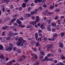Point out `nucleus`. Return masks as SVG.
I'll list each match as a JSON object with an SVG mask.
<instances>
[{"mask_svg":"<svg viewBox=\"0 0 65 65\" xmlns=\"http://www.w3.org/2000/svg\"><path fill=\"white\" fill-rule=\"evenodd\" d=\"M32 55L34 56L32 58V60L34 61H36V60L37 59V55L34 53H32Z\"/></svg>","mask_w":65,"mask_h":65,"instance_id":"nucleus-1","label":"nucleus"},{"mask_svg":"<svg viewBox=\"0 0 65 65\" xmlns=\"http://www.w3.org/2000/svg\"><path fill=\"white\" fill-rule=\"evenodd\" d=\"M46 48L47 50L48 51H50L52 47H53V46L51 44H50L46 45Z\"/></svg>","mask_w":65,"mask_h":65,"instance_id":"nucleus-2","label":"nucleus"},{"mask_svg":"<svg viewBox=\"0 0 65 65\" xmlns=\"http://www.w3.org/2000/svg\"><path fill=\"white\" fill-rule=\"evenodd\" d=\"M18 40L19 42H20V43H24V42H25V41L24 40V39H23V38L21 37H20L18 39Z\"/></svg>","mask_w":65,"mask_h":65,"instance_id":"nucleus-3","label":"nucleus"},{"mask_svg":"<svg viewBox=\"0 0 65 65\" xmlns=\"http://www.w3.org/2000/svg\"><path fill=\"white\" fill-rule=\"evenodd\" d=\"M25 41V42H24L23 43H22L21 44V45L22 46H23L24 47H25V46H26V45H27V42L25 41Z\"/></svg>","mask_w":65,"mask_h":65,"instance_id":"nucleus-4","label":"nucleus"},{"mask_svg":"<svg viewBox=\"0 0 65 65\" xmlns=\"http://www.w3.org/2000/svg\"><path fill=\"white\" fill-rule=\"evenodd\" d=\"M11 49L12 48H10V47H9V46H7V48H5V50L6 51H7L8 52L9 51V52L10 51H11L12 50Z\"/></svg>","mask_w":65,"mask_h":65,"instance_id":"nucleus-5","label":"nucleus"},{"mask_svg":"<svg viewBox=\"0 0 65 65\" xmlns=\"http://www.w3.org/2000/svg\"><path fill=\"white\" fill-rule=\"evenodd\" d=\"M36 22H39L40 21V18H39V17L38 16H37L36 17Z\"/></svg>","mask_w":65,"mask_h":65,"instance_id":"nucleus-6","label":"nucleus"},{"mask_svg":"<svg viewBox=\"0 0 65 65\" xmlns=\"http://www.w3.org/2000/svg\"><path fill=\"white\" fill-rule=\"evenodd\" d=\"M59 46L61 48H63L64 47V45H63V44L62 43V42H59Z\"/></svg>","mask_w":65,"mask_h":65,"instance_id":"nucleus-7","label":"nucleus"},{"mask_svg":"<svg viewBox=\"0 0 65 65\" xmlns=\"http://www.w3.org/2000/svg\"><path fill=\"white\" fill-rule=\"evenodd\" d=\"M57 37H58L57 34H55L53 35V39H57Z\"/></svg>","mask_w":65,"mask_h":65,"instance_id":"nucleus-8","label":"nucleus"},{"mask_svg":"<svg viewBox=\"0 0 65 65\" xmlns=\"http://www.w3.org/2000/svg\"><path fill=\"white\" fill-rule=\"evenodd\" d=\"M49 60V59H48V58H47V57L46 56L45 57V58L44 59H43L42 60V61H48Z\"/></svg>","mask_w":65,"mask_h":65,"instance_id":"nucleus-9","label":"nucleus"},{"mask_svg":"<svg viewBox=\"0 0 65 65\" xmlns=\"http://www.w3.org/2000/svg\"><path fill=\"white\" fill-rule=\"evenodd\" d=\"M21 43L18 42H17L16 44L18 46H22V44Z\"/></svg>","mask_w":65,"mask_h":65,"instance_id":"nucleus-10","label":"nucleus"},{"mask_svg":"<svg viewBox=\"0 0 65 65\" xmlns=\"http://www.w3.org/2000/svg\"><path fill=\"white\" fill-rule=\"evenodd\" d=\"M31 15H34L35 14H36L37 13V12L36 11H31Z\"/></svg>","mask_w":65,"mask_h":65,"instance_id":"nucleus-11","label":"nucleus"},{"mask_svg":"<svg viewBox=\"0 0 65 65\" xmlns=\"http://www.w3.org/2000/svg\"><path fill=\"white\" fill-rule=\"evenodd\" d=\"M17 23L19 24V25H21L22 24V22L20 21V20H17Z\"/></svg>","mask_w":65,"mask_h":65,"instance_id":"nucleus-12","label":"nucleus"},{"mask_svg":"<svg viewBox=\"0 0 65 65\" xmlns=\"http://www.w3.org/2000/svg\"><path fill=\"white\" fill-rule=\"evenodd\" d=\"M11 47L10 48H12L11 50H12L13 47V45L12 44H11V43H10L8 44Z\"/></svg>","mask_w":65,"mask_h":65,"instance_id":"nucleus-13","label":"nucleus"},{"mask_svg":"<svg viewBox=\"0 0 65 65\" xmlns=\"http://www.w3.org/2000/svg\"><path fill=\"white\" fill-rule=\"evenodd\" d=\"M51 26L50 25H48V27L47 29L48 31H51Z\"/></svg>","mask_w":65,"mask_h":65,"instance_id":"nucleus-14","label":"nucleus"},{"mask_svg":"<svg viewBox=\"0 0 65 65\" xmlns=\"http://www.w3.org/2000/svg\"><path fill=\"white\" fill-rule=\"evenodd\" d=\"M42 38V37H40L39 38H36V40L37 41H41V38Z\"/></svg>","mask_w":65,"mask_h":65,"instance_id":"nucleus-15","label":"nucleus"},{"mask_svg":"<svg viewBox=\"0 0 65 65\" xmlns=\"http://www.w3.org/2000/svg\"><path fill=\"white\" fill-rule=\"evenodd\" d=\"M39 56V57L40 60H42V59H43V58H44V57L42 56V55L41 54H40Z\"/></svg>","mask_w":65,"mask_h":65,"instance_id":"nucleus-16","label":"nucleus"},{"mask_svg":"<svg viewBox=\"0 0 65 65\" xmlns=\"http://www.w3.org/2000/svg\"><path fill=\"white\" fill-rule=\"evenodd\" d=\"M15 62V60H12L11 61L8 63V64L9 65H11L12 64L13 62Z\"/></svg>","mask_w":65,"mask_h":65,"instance_id":"nucleus-17","label":"nucleus"},{"mask_svg":"<svg viewBox=\"0 0 65 65\" xmlns=\"http://www.w3.org/2000/svg\"><path fill=\"white\" fill-rule=\"evenodd\" d=\"M40 28H41L42 30H44L45 29V26L44 25H40Z\"/></svg>","mask_w":65,"mask_h":65,"instance_id":"nucleus-18","label":"nucleus"},{"mask_svg":"<svg viewBox=\"0 0 65 65\" xmlns=\"http://www.w3.org/2000/svg\"><path fill=\"white\" fill-rule=\"evenodd\" d=\"M9 2V0H3V2H6L7 4H8Z\"/></svg>","mask_w":65,"mask_h":65,"instance_id":"nucleus-19","label":"nucleus"},{"mask_svg":"<svg viewBox=\"0 0 65 65\" xmlns=\"http://www.w3.org/2000/svg\"><path fill=\"white\" fill-rule=\"evenodd\" d=\"M3 49V47L2 45L0 44V50L2 51Z\"/></svg>","mask_w":65,"mask_h":65,"instance_id":"nucleus-20","label":"nucleus"},{"mask_svg":"<svg viewBox=\"0 0 65 65\" xmlns=\"http://www.w3.org/2000/svg\"><path fill=\"white\" fill-rule=\"evenodd\" d=\"M12 34H13L12 32H9L8 34V35L9 36H13Z\"/></svg>","mask_w":65,"mask_h":65,"instance_id":"nucleus-21","label":"nucleus"},{"mask_svg":"<svg viewBox=\"0 0 65 65\" xmlns=\"http://www.w3.org/2000/svg\"><path fill=\"white\" fill-rule=\"evenodd\" d=\"M38 37V34L37 32H36L35 33V38L36 39V38H37Z\"/></svg>","mask_w":65,"mask_h":65,"instance_id":"nucleus-22","label":"nucleus"},{"mask_svg":"<svg viewBox=\"0 0 65 65\" xmlns=\"http://www.w3.org/2000/svg\"><path fill=\"white\" fill-rule=\"evenodd\" d=\"M5 39L6 40H9L10 39V37H7L5 38Z\"/></svg>","mask_w":65,"mask_h":65,"instance_id":"nucleus-23","label":"nucleus"},{"mask_svg":"<svg viewBox=\"0 0 65 65\" xmlns=\"http://www.w3.org/2000/svg\"><path fill=\"white\" fill-rule=\"evenodd\" d=\"M25 15H26L27 17H31V15L29 14L26 13L25 14Z\"/></svg>","mask_w":65,"mask_h":65,"instance_id":"nucleus-24","label":"nucleus"},{"mask_svg":"<svg viewBox=\"0 0 65 65\" xmlns=\"http://www.w3.org/2000/svg\"><path fill=\"white\" fill-rule=\"evenodd\" d=\"M35 45L37 46H38L39 45H40V44L39 42H35Z\"/></svg>","mask_w":65,"mask_h":65,"instance_id":"nucleus-25","label":"nucleus"},{"mask_svg":"<svg viewBox=\"0 0 65 65\" xmlns=\"http://www.w3.org/2000/svg\"><path fill=\"white\" fill-rule=\"evenodd\" d=\"M19 27H21V28H24L25 27V25H22V24H19Z\"/></svg>","mask_w":65,"mask_h":65,"instance_id":"nucleus-26","label":"nucleus"},{"mask_svg":"<svg viewBox=\"0 0 65 65\" xmlns=\"http://www.w3.org/2000/svg\"><path fill=\"white\" fill-rule=\"evenodd\" d=\"M17 52L18 53H19V54H20L21 53V51L20 49H18L17 51Z\"/></svg>","mask_w":65,"mask_h":65,"instance_id":"nucleus-27","label":"nucleus"},{"mask_svg":"<svg viewBox=\"0 0 65 65\" xmlns=\"http://www.w3.org/2000/svg\"><path fill=\"white\" fill-rule=\"evenodd\" d=\"M32 27V25H28L27 26L26 28H31Z\"/></svg>","mask_w":65,"mask_h":65,"instance_id":"nucleus-28","label":"nucleus"},{"mask_svg":"<svg viewBox=\"0 0 65 65\" xmlns=\"http://www.w3.org/2000/svg\"><path fill=\"white\" fill-rule=\"evenodd\" d=\"M64 34H65V33L64 32H61V36L62 37H63V36L64 35Z\"/></svg>","mask_w":65,"mask_h":65,"instance_id":"nucleus-29","label":"nucleus"},{"mask_svg":"<svg viewBox=\"0 0 65 65\" xmlns=\"http://www.w3.org/2000/svg\"><path fill=\"white\" fill-rule=\"evenodd\" d=\"M52 25L53 27H55L56 26V24L55 23H53L51 24Z\"/></svg>","mask_w":65,"mask_h":65,"instance_id":"nucleus-30","label":"nucleus"},{"mask_svg":"<svg viewBox=\"0 0 65 65\" xmlns=\"http://www.w3.org/2000/svg\"><path fill=\"white\" fill-rule=\"evenodd\" d=\"M1 63H2L3 64H4L5 63V61L4 60H3L1 61Z\"/></svg>","mask_w":65,"mask_h":65,"instance_id":"nucleus-31","label":"nucleus"},{"mask_svg":"<svg viewBox=\"0 0 65 65\" xmlns=\"http://www.w3.org/2000/svg\"><path fill=\"white\" fill-rule=\"evenodd\" d=\"M36 23H37V22H36V21H35L32 22V23L33 25H36Z\"/></svg>","mask_w":65,"mask_h":65,"instance_id":"nucleus-32","label":"nucleus"},{"mask_svg":"<svg viewBox=\"0 0 65 65\" xmlns=\"http://www.w3.org/2000/svg\"><path fill=\"white\" fill-rule=\"evenodd\" d=\"M19 61H23V60H24V59H23V58H19L18 59Z\"/></svg>","mask_w":65,"mask_h":65,"instance_id":"nucleus-33","label":"nucleus"},{"mask_svg":"<svg viewBox=\"0 0 65 65\" xmlns=\"http://www.w3.org/2000/svg\"><path fill=\"white\" fill-rule=\"evenodd\" d=\"M27 10L28 11H30L31 10V8L30 7H29L28 8Z\"/></svg>","mask_w":65,"mask_h":65,"instance_id":"nucleus-34","label":"nucleus"},{"mask_svg":"<svg viewBox=\"0 0 65 65\" xmlns=\"http://www.w3.org/2000/svg\"><path fill=\"white\" fill-rule=\"evenodd\" d=\"M35 41H33L31 42V44L32 45H33V44H35Z\"/></svg>","mask_w":65,"mask_h":65,"instance_id":"nucleus-35","label":"nucleus"},{"mask_svg":"<svg viewBox=\"0 0 65 65\" xmlns=\"http://www.w3.org/2000/svg\"><path fill=\"white\" fill-rule=\"evenodd\" d=\"M39 64V62H38L37 61L36 62V64L35 63H34V65H38Z\"/></svg>","mask_w":65,"mask_h":65,"instance_id":"nucleus-36","label":"nucleus"},{"mask_svg":"<svg viewBox=\"0 0 65 65\" xmlns=\"http://www.w3.org/2000/svg\"><path fill=\"white\" fill-rule=\"evenodd\" d=\"M22 7H25L26 4L25 3H23L22 5Z\"/></svg>","mask_w":65,"mask_h":65,"instance_id":"nucleus-37","label":"nucleus"},{"mask_svg":"<svg viewBox=\"0 0 65 65\" xmlns=\"http://www.w3.org/2000/svg\"><path fill=\"white\" fill-rule=\"evenodd\" d=\"M55 11L56 12H59L60 11V10L59 9H57L55 10Z\"/></svg>","mask_w":65,"mask_h":65,"instance_id":"nucleus-38","label":"nucleus"},{"mask_svg":"<svg viewBox=\"0 0 65 65\" xmlns=\"http://www.w3.org/2000/svg\"><path fill=\"white\" fill-rule=\"evenodd\" d=\"M55 30H56V29L54 28H52V31L53 32H54Z\"/></svg>","mask_w":65,"mask_h":65,"instance_id":"nucleus-39","label":"nucleus"},{"mask_svg":"<svg viewBox=\"0 0 65 65\" xmlns=\"http://www.w3.org/2000/svg\"><path fill=\"white\" fill-rule=\"evenodd\" d=\"M17 17H17V14H16L14 15L12 17V18H17Z\"/></svg>","mask_w":65,"mask_h":65,"instance_id":"nucleus-40","label":"nucleus"},{"mask_svg":"<svg viewBox=\"0 0 65 65\" xmlns=\"http://www.w3.org/2000/svg\"><path fill=\"white\" fill-rule=\"evenodd\" d=\"M5 35H6V34H5V32H3V33L2 34V36H5Z\"/></svg>","mask_w":65,"mask_h":65,"instance_id":"nucleus-41","label":"nucleus"},{"mask_svg":"<svg viewBox=\"0 0 65 65\" xmlns=\"http://www.w3.org/2000/svg\"><path fill=\"white\" fill-rule=\"evenodd\" d=\"M0 58L1 59H4V56L3 55H1L0 56Z\"/></svg>","mask_w":65,"mask_h":65,"instance_id":"nucleus-42","label":"nucleus"},{"mask_svg":"<svg viewBox=\"0 0 65 65\" xmlns=\"http://www.w3.org/2000/svg\"><path fill=\"white\" fill-rule=\"evenodd\" d=\"M48 40H49L50 41H51L52 40H54V39H51L50 38H49L48 39Z\"/></svg>","mask_w":65,"mask_h":65,"instance_id":"nucleus-43","label":"nucleus"},{"mask_svg":"<svg viewBox=\"0 0 65 65\" xmlns=\"http://www.w3.org/2000/svg\"><path fill=\"white\" fill-rule=\"evenodd\" d=\"M49 61H51V62H53V61H54V59L53 58H52L49 59Z\"/></svg>","mask_w":65,"mask_h":65,"instance_id":"nucleus-44","label":"nucleus"},{"mask_svg":"<svg viewBox=\"0 0 65 65\" xmlns=\"http://www.w3.org/2000/svg\"><path fill=\"white\" fill-rule=\"evenodd\" d=\"M2 29H3V30H6V28L4 26H3L2 27Z\"/></svg>","mask_w":65,"mask_h":65,"instance_id":"nucleus-45","label":"nucleus"},{"mask_svg":"<svg viewBox=\"0 0 65 65\" xmlns=\"http://www.w3.org/2000/svg\"><path fill=\"white\" fill-rule=\"evenodd\" d=\"M31 6H35V4H34L33 3H32L31 4Z\"/></svg>","mask_w":65,"mask_h":65,"instance_id":"nucleus-46","label":"nucleus"},{"mask_svg":"<svg viewBox=\"0 0 65 65\" xmlns=\"http://www.w3.org/2000/svg\"><path fill=\"white\" fill-rule=\"evenodd\" d=\"M18 33L15 32L13 34L14 35H18Z\"/></svg>","mask_w":65,"mask_h":65,"instance_id":"nucleus-47","label":"nucleus"},{"mask_svg":"<svg viewBox=\"0 0 65 65\" xmlns=\"http://www.w3.org/2000/svg\"><path fill=\"white\" fill-rule=\"evenodd\" d=\"M37 1L39 3H40V2H42V0H37Z\"/></svg>","mask_w":65,"mask_h":65,"instance_id":"nucleus-48","label":"nucleus"},{"mask_svg":"<svg viewBox=\"0 0 65 65\" xmlns=\"http://www.w3.org/2000/svg\"><path fill=\"white\" fill-rule=\"evenodd\" d=\"M61 59H62V60H64V59L65 60V58L64 56H61Z\"/></svg>","mask_w":65,"mask_h":65,"instance_id":"nucleus-49","label":"nucleus"},{"mask_svg":"<svg viewBox=\"0 0 65 65\" xmlns=\"http://www.w3.org/2000/svg\"><path fill=\"white\" fill-rule=\"evenodd\" d=\"M5 27L6 29H8V28L9 27V26H7V25H6L5 26Z\"/></svg>","mask_w":65,"mask_h":65,"instance_id":"nucleus-50","label":"nucleus"},{"mask_svg":"<svg viewBox=\"0 0 65 65\" xmlns=\"http://www.w3.org/2000/svg\"><path fill=\"white\" fill-rule=\"evenodd\" d=\"M17 17L14 18L13 19V20L14 21H15V20H17Z\"/></svg>","mask_w":65,"mask_h":65,"instance_id":"nucleus-51","label":"nucleus"},{"mask_svg":"<svg viewBox=\"0 0 65 65\" xmlns=\"http://www.w3.org/2000/svg\"><path fill=\"white\" fill-rule=\"evenodd\" d=\"M43 7L44 8H45L46 7H47V6H46V5H45V4H44V5L43 6Z\"/></svg>","mask_w":65,"mask_h":65,"instance_id":"nucleus-52","label":"nucleus"},{"mask_svg":"<svg viewBox=\"0 0 65 65\" xmlns=\"http://www.w3.org/2000/svg\"><path fill=\"white\" fill-rule=\"evenodd\" d=\"M14 21L13 20H12L11 21V23H14Z\"/></svg>","mask_w":65,"mask_h":65,"instance_id":"nucleus-53","label":"nucleus"},{"mask_svg":"<svg viewBox=\"0 0 65 65\" xmlns=\"http://www.w3.org/2000/svg\"><path fill=\"white\" fill-rule=\"evenodd\" d=\"M13 25H14V26H18V24H17L16 23H14Z\"/></svg>","mask_w":65,"mask_h":65,"instance_id":"nucleus-54","label":"nucleus"},{"mask_svg":"<svg viewBox=\"0 0 65 65\" xmlns=\"http://www.w3.org/2000/svg\"><path fill=\"white\" fill-rule=\"evenodd\" d=\"M40 53L41 54H42V55H43V56H44V53L43 52H40Z\"/></svg>","mask_w":65,"mask_h":65,"instance_id":"nucleus-55","label":"nucleus"},{"mask_svg":"<svg viewBox=\"0 0 65 65\" xmlns=\"http://www.w3.org/2000/svg\"><path fill=\"white\" fill-rule=\"evenodd\" d=\"M19 10L20 11L22 10V8L21 7H19Z\"/></svg>","mask_w":65,"mask_h":65,"instance_id":"nucleus-56","label":"nucleus"},{"mask_svg":"<svg viewBox=\"0 0 65 65\" xmlns=\"http://www.w3.org/2000/svg\"><path fill=\"white\" fill-rule=\"evenodd\" d=\"M57 62H58V61H57V60H55L54 61V62L55 63H57Z\"/></svg>","mask_w":65,"mask_h":65,"instance_id":"nucleus-57","label":"nucleus"},{"mask_svg":"<svg viewBox=\"0 0 65 65\" xmlns=\"http://www.w3.org/2000/svg\"><path fill=\"white\" fill-rule=\"evenodd\" d=\"M54 7V6H51L50 7V9H52V8H53Z\"/></svg>","mask_w":65,"mask_h":65,"instance_id":"nucleus-58","label":"nucleus"},{"mask_svg":"<svg viewBox=\"0 0 65 65\" xmlns=\"http://www.w3.org/2000/svg\"><path fill=\"white\" fill-rule=\"evenodd\" d=\"M39 9H40V10H41L42 9V8L41 7H40L39 8Z\"/></svg>","mask_w":65,"mask_h":65,"instance_id":"nucleus-59","label":"nucleus"},{"mask_svg":"<svg viewBox=\"0 0 65 65\" xmlns=\"http://www.w3.org/2000/svg\"><path fill=\"white\" fill-rule=\"evenodd\" d=\"M20 19L21 20H22V21H23V20H24V18H23V17H21Z\"/></svg>","mask_w":65,"mask_h":65,"instance_id":"nucleus-60","label":"nucleus"},{"mask_svg":"<svg viewBox=\"0 0 65 65\" xmlns=\"http://www.w3.org/2000/svg\"><path fill=\"white\" fill-rule=\"evenodd\" d=\"M40 49H41V47H39L38 48V49L40 51H41V50H40Z\"/></svg>","mask_w":65,"mask_h":65,"instance_id":"nucleus-61","label":"nucleus"},{"mask_svg":"<svg viewBox=\"0 0 65 65\" xmlns=\"http://www.w3.org/2000/svg\"><path fill=\"white\" fill-rule=\"evenodd\" d=\"M47 56L48 57H50L51 56V53L48 54Z\"/></svg>","mask_w":65,"mask_h":65,"instance_id":"nucleus-62","label":"nucleus"},{"mask_svg":"<svg viewBox=\"0 0 65 65\" xmlns=\"http://www.w3.org/2000/svg\"><path fill=\"white\" fill-rule=\"evenodd\" d=\"M33 50H34V51H35V52L37 51V49L36 48H34Z\"/></svg>","mask_w":65,"mask_h":65,"instance_id":"nucleus-63","label":"nucleus"},{"mask_svg":"<svg viewBox=\"0 0 65 65\" xmlns=\"http://www.w3.org/2000/svg\"><path fill=\"white\" fill-rule=\"evenodd\" d=\"M10 7H11V9H12V8H13V5H11L10 6Z\"/></svg>","mask_w":65,"mask_h":65,"instance_id":"nucleus-64","label":"nucleus"}]
</instances>
